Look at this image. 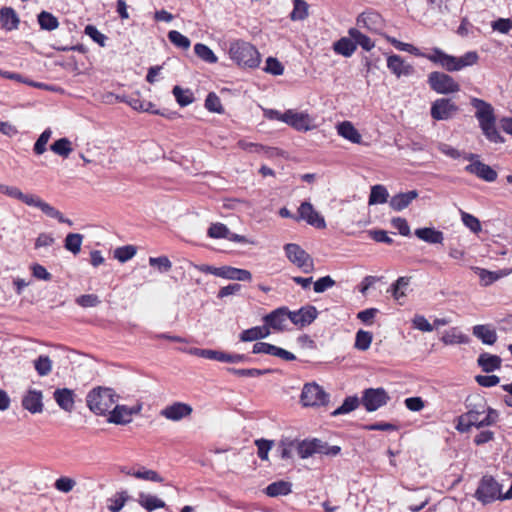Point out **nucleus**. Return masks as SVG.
I'll list each match as a JSON object with an SVG mask.
<instances>
[{
  "label": "nucleus",
  "instance_id": "obj_16",
  "mask_svg": "<svg viewBox=\"0 0 512 512\" xmlns=\"http://www.w3.org/2000/svg\"><path fill=\"white\" fill-rule=\"evenodd\" d=\"M140 406L129 408L125 405H115L109 412L108 422L125 425L132 421V416L139 413Z\"/></svg>",
  "mask_w": 512,
  "mask_h": 512
},
{
  "label": "nucleus",
  "instance_id": "obj_23",
  "mask_svg": "<svg viewBox=\"0 0 512 512\" xmlns=\"http://www.w3.org/2000/svg\"><path fill=\"white\" fill-rule=\"evenodd\" d=\"M42 392L29 389L22 398V406L30 413H41L43 411Z\"/></svg>",
  "mask_w": 512,
  "mask_h": 512
},
{
  "label": "nucleus",
  "instance_id": "obj_49",
  "mask_svg": "<svg viewBox=\"0 0 512 512\" xmlns=\"http://www.w3.org/2000/svg\"><path fill=\"white\" fill-rule=\"evenodd\" d=\"M194 52L200 59L207 63L213 64L217 62V57L214 52L208 46L202 43L195 44Z\"/></svg>",
  "mask_w": 512,
  "mask_h": 512
},
{
  "label": "nucleus",
  "instance_id": "obj_6",
  "mask_svg": "<svg viewBox=\"0 0 512 512\" xmlns=\"http://www.w3.org/2000/svg\"><path fill=\"white\" fill-rule=\"evenodd\" d=\"M284 251L289 261L304 273H311L314 271L315 266L313 258L298 244L288 243L284 246Z\"/></svg>",
  "mask_w": 512,
  "mask_h": 512
},
{
  "label": "nucleus",
  "instance_id": "obj_10",
  "mask_svg": "<svg viewBox=\"0 0 512 512\" xmlns=\"http://www.w3.org/2000/svg\"><path fill=\"white\" fill-rule=\"evenodd\" d=\"M328 394L316 383L305 384L301 392V402L304 406H320L328 402Z\"/></svg>",
  "mask_w": 512,
  "mask_h": 512
},
{
  "label": "nucleus",
  "instance_id": "obj_64",
  "mask_svg": "<svg viewBox=\"0 0 512 512\" xmlns=\"http://www.w3.org/2000/svg\"><path fill=\"white\" fill-rule=\"evenodd\" d=\"M460 213L462 222L467 228L474 233H478L481 230L480 221L475 216L464 211H460Z\"/></svg>",
  "mask_w": 512,
  "mask_h": 512
},
{
  "label": "nucleus",
  "instance_id": "obj_62",
  "mask_svg": "<svg viewBox=\"0 0 512 512\" xmlns=\"http://www.w3.org/2000/svg\"><path fill=\"white\" fill-rule=\"evenodd\" d=\"M136 254V248L132 245L119 247L114 252V257L120 262L130 260Z\"/></svg>",
  "mask_w": 512,
  "mask_h": 512
},
{
  "label": "nucleus",
  "instance_id": "obj_21",
  "mask_svg": "<svg viewBox=\"0 0 512 512\" xmlns=\"http://www.w3.org/2000/svg\"><path fill=\"white\" fill-rule=\"evenodd\" d=\"M465 171L477 176L478 178L486 181L493 182L497 179V172L489 165L475 160L465 167Z\"/></svg>",
  "mask_w": 512,
  "mask_h": 512
},
{
  "label": "nucleus",
  "instance_id": "obj_19",
  "mask_svg": "<svg viewBox=\"0 0 512 512\" xmlns=\"http://www.w3.org/2000/svg\"><path fill=\"white\" fill-rule=\"evenodd\" d=\"M252 352L254 354H268L276 356L286 361H293L296 359L293 353L266 342H256L253 345Z\"/></svg>",
  "mask_w": 512,
  "mask_h": 512
},
{
  "label": "nucleus",
  "instance_id": "obj_31",
  "mask_svg": "<svg viewBox=\"0 0 512 512\" xmlns=\"http://www.w3.org/2000/svg\"><path fill=\"white\" fill-rule=\"evenodd\" d=\"M270 330L265 325L263 326H255L246 330H243L240 335L239 339L242 342H250V341H257L263 338H266L270 335Z\"/></svg>",
  "mask_w": 512,
  "mask_h": 512
},
{
  "label": "nucleus",
  "instance_id": "obj_3",
  "mask_svg": "<svg viewBox=\"0 0 512 512\" xmlns=\"http://www.w3.org/2000/svg\"><path fill=\"white\" fill-rule=\"evenodd\" d=\"M119 396L112 388L95 387L86 396V403L91 412L96 415L109 413Z\"/></svg>",
  "mask_w": 512,
  "mask_h": 512
},
{
  "label": "nucleus",
  "instance_id": "obj_1",
  "mask_svg": "<svg viewBox=\"0 0 512 512\" xmlns=\"http://www.w3.org/2000/svg\"><path fill=\"white\" fill-rule=\"evenodd\" d=\"M389 42L398 50L405 51L417 57H423L449 72L459 71L465 67L472 66L478 62L479 56L476 51H469L460 57L449 55L440 48L434 47L429 53L421 52L412 44L401 42L395 38H389Z\"/></svg>",
  "mask_w": 512,
  "mask_h": 512
},
{
  "label": "nucleus",
  "instance_id": "obj_7",
  "mask_svg": "<svg viewBox=\"0 0 512 512\" xmlns=\"http://www.w3.org/2000/svg\"><path fill=\"white\" fill-rule=\"evenodd\" d=\"M427 82L430 88L438 94H452L460 91L459 83L444 72H431L428 75Z\"/></svg>",
  "mask_w": 512,
  "mask_h": 512
},
{
  "label": "nucleus",
  "instance_id": "obj_22",
  "mask_svg": "<svg viewBox=\"0 0 512 512\" xmlns=\"http://www.w3.org/2000/svg\"><path fill=\"white\" fill-rule=\"evenodd\" d=\"M387 67L397 77L410 76L415 71L411 64L396 54L390 55L387 58Z\"/></svg>",
  "mask_w": 512,
  "mask_h": 512
},
{
  "label": "nucleus",
  "instance_id": "obj_54",
  "mask_svg": "<svg viewBox=\"0 0 512 512\" xmlns=\"http://www.w3.org/2000/svg\"><path fill=\"white\" fill-rule=\"evenodd\" d=\"M167 36L169 41L180 49L187 50L191 45L190 40L176 30L169 31Z\"/></svg>",
  "mask_w": 512,
  "mask_h": 512
},
{
  "label": "nucleus",
  "instance_id": "obj_37",
  "mask_svg": "<svg viewBox=\"0 0 512 512\" xmlns=\"http://www.w3.org/2000/svg\"><path fill=\"white\" fill-rule=\"evenodd\" d=\"M355 50L356 44L351 37H343L334 43V51L342 56L349 57Z\"/></svg>",
  "mask_w": 512,
  "mask_h": 512
},
{
  "label": "nucleus",
  "instance_id": "obj_38",
  "mask_svg": "<svg viewBox=\"0 0 512 512\" xmlns=\"http://www.w3.org/2000/svg\"><path fill=\"white\" fill-rule=\"evenodd\" d=\"M389 197L388 190L383 185H374L371 187L368 203L369 205L383 204L387 202Z\"/></svg>",
  "mask_w": 512,
  "mask_h": 512
},
{
  "label": "nucleus",
  "instance_id": "obj_8",
  "mask_svg": "<svg viewBox=\"0 0 512 512\" xmlns=\"http://www.w3.org/2000/svg\"><path fill=\"white\" fill-rule=\"evenodd\" d=\"M475 497L483 504H487L501 498L498 482L491 476H484L475 492Z\"/></svg>",
  "mask_w": 512,
  "mask_h": 512
},
{
  "label": "nucleus",
  "instance_id": "obj_63",
  "mask_svg": "<svg viewBox=\"0 0 512 512\" xmlns=\"http://www.w3.org/2000/svg\"><path fill=\"white\" fill-rule=\"evenodd\" d=\"M149 264L157 268L161 273L168 272L172 267L171 261L166 256L150 257Z\"/></svg>",
  "mask_w": 512,
  "mask_h": 512
},
{
  "label": "nucleus",
  "instance_id": "obj_40",
  "mask_svg": "<svg viewBox=\"0 0 512 512\" xmlns=\"http://www.w3.org/2000/svg\"><path fill=\"white\" fill-rule=\"evenodd\" d=\"M227 372L234 374L239 377H260L262 375H266L274 372L273 369H257V368H249V369H237L229 367L227 368Z\"/></svg>",
  "mask_w": 512,
  "mask_h": 512
},
{
  "label": "nucleus",
  "instance_id": "obj_4",
  "mask_svg": "<svg viewBox=\"0 0 512 512\" xmlns=\"http://www.w3.org/2000/svg\"><path fill=\"white\" fill-rule=\"evenodd\" d=\"M230 58L241 67L256 68L260 64V54L250 43L236 40L229 47Z\"/></svg>",
  "mask_w": 512,
  "mask_h": 512
},
{
  "label": "nucleus",
  "instance_id": "obj_5",
  "mask_svg": "<svg viewBox=\"0 0 512 512\" xmlns=\"http://www.w3.org/2000/svg\"><path fill=\"white\" fill-rule=\"evenodd\" d=\"M339 446H329L317 438L296 441V451L300 458L306 459L315 454H323L328 456H336L340 453Z\"/></svg>",
  "mask_w": 512,
  "mask_h": 512
},
{
  "label": "nucleus",
  "instance_id": "obj_12",
  "mask_svg": "<svg viewBox=\"0 0 512 512\" xmlns=\"http://www.w3.org/2000/svg\"><path fill=\"white\" fill-rule=\"evenodd\" d=\"M459 111V107L450 98L435 100L430 109L431 117L437 121L449 120Z\"/></svg>",
  "mask_w": 512,
  "mask_h": 512
},
{
  "label": "nucleus",
  "instance_id": "obj_33",
  "mask_svg": "<svg viewBox=\"0 0 512 512\" xmlns=\"http://www.w3.org/2000/svg\"><path fill=\"white\" fill-rule=\"evenodd\" d=\"M218 277L238 281H250L252 279V275L248 270L228 266L221 267Z\"/></svg>",
  "mask_w": 512,
  "mask_h": 512
},
{
  "label": "nucleus",
  "instance_id": "obj_2",
  "mask_svg": "<svg viewBox=\"0 0 512 512\" xmlns=\"http://www.w3.org/2000/svg\"><path fill=\"white\" fill-rule=\"evenodd\" d=\"M0 193L7 195L11 198L18 199L28 206L39 208L44 214L51 218L57 219L60 223H66L72 226V221L65 218L63 214L49 203L43 201L40 197L34 194H24L15 186L0 184Z\"/></svg>",
  "mask_w": 512,
  "mask_h": 512
},
{
  "label": "nucleus",
  "instance_id": "obj_11",
  "mask_svg": "<svg viewBox=\"0 0 512 512\" xmlns=\"http://www.w3.org/2000/svg\"><path fill=\"white\" fill-rule=\"evenodd\" d=\"M193 354L210 360H215L219 362H225V363H241L246 362L249 360V357L244 354H237V353H227L220 350H213V349H199L196 348L193 351Z\"/></svg>",
  "mask_w": 512,
  "mask_h": 512
},
{
  "label": "nucleus",
  "instance_id": "obj_55",
  "mask_svg": "<svg viewBox=\"0 0 512 512\" xmlns=\"http://www.w3.org/2000/svg\"><path fill=\"white\" fill-rule=\"evenodd\" d=\"M205 108L214 113L221 114L224 112V108L221 104L220 98L214 93L210 92L205 99Z\"/></svg>",
  "mask_w": 512,
  "mask_h": 512
},
{
  "label": "nucleus",
  "instance_id": "obj_32",
  "mask_svg": "<svg viewBox=\"0 0 512 512\" xmlns=\"http://www.w3.org/2000/svg\"><path fill=\"white\" fill-rule=\"evenodd\" d=\"M0 23L2 28L11 31L18 27L19 18L11 7H3L0 10Z\"/></svg>",
  "mask_w": 512,
  "mask_h": 512
},
{
  "label": "nucleus",
  "instance_id": "obj_20",
  "mask_svg": "<svg viewBox=\"0 0 512 512\" xmlns=\"http://www.w3.org/2000/svg\"><path fill=\"white\" fill-rule=\"evenodd\" d=\"M192 407L183 402H174L161 410L160 414L168 420L180 421L183 418L189 417L192 413Z\"/></svg>",
  "mask_w": 512,
  "mask_h": 512
},
{
  "label": "nucleus",
  "instance_id": "obj_41",
  "mask_svg": "<svg viewBox=\"0 0 512 512\" xmlns=\"http://www.w3.org/2000/svg\"><path fill=\"white\" fill-rule=\"evenodd\" d=\"M348 33L355 42L356 46L360 45L366 51H369L374 47V42L368 36L361 33L358 29L350 28Z\"/></svg>",
  "mask_w": 512,
  "mask_h": 512
},
{
  "label": "nucleus",
  "instance_id": "obj_61",
  "mask_svg": "<svg viewBox=\"0 0 512 512\" xmlns=\"http://www.w3.org/2000/svg\"><path fill=\"white\" fill-rule=\"evenodd\" d=\"M296 450V440H282L278 446V452L282 459H291L293 450Z\"/></svg>",
  "mask_w": 512,
  "mask_h": 512
},
{
  "label": "nucleus",
  "instance_id": "obj_34",
  "mask_svg": "<svg viewBox=\"0 0 512 512\" xmlns=\"http://www.w3.org/2000/svg\"><path fill=\"white\" fill-rule=\"evenodd\" d=\"M473 335L487 345H493L497 341V333L489 325L474 326Z\"/></svg>",
  "mask_w": 512,
  "mask_h": 512
},
{
  "label": "nucleus",
  "instance_id": "obj_29",
  "mask_svg": "<svg viewBox=\"0 0 512 512\" xmlns=\"http://www.w3.org/2000/svg\"><path fill=\"white\" fill-rule=\"evenodd\" d=\"M137 502L142 508H144L148 512L164 508L166 506L163 500H161L155 495L148 494L145 492H140L138 494Z\"/></svg>",
  "mask_w": 512,
  "mask_h": 512
},
{
  "label": "nucleus",
  "instance_id": "obj_48",
  "mask_svg": "<svg viewBox=\"0 0 512 512\" xmlns=\"http://www.w3.org/2000/svg\"><path fill=\"white\" fill-rule=\"evenodd\" d=\"M37 18L38 23L43 30L52 31L55 30L59 25L57 18L46 11H42Z\"/></svg>",
  "mask_w": 512,
  "mask_h": 512
},
{
  "label": "nucleus",
  "instance_id": "obj_51",
  "mask_svg": "<svg viewBox=\"0 0 512 512\" xmlns=\"http://www.w3.org/2000/svg\"><path fill=\"white\" fill-rule=\"evenodd\" d=\"M127 474L132 475L138 479H143V480L152 481V482H163V478L155 470L142 468L141 470H138L136 472L128 471Z\"/></svg>",
  "mask_w": 512,
  "mask_h": 512
},
{
  "label": "nucleus",
  "instance_id": "obj_53",
  "mask_svg": "<svg viewBox=\"0 0 512 512\" xmlns=\"http://www.w3.org/2000/svg\"><path fill=\"white\" fill-rule=\"evenodd\" d=\"M76 484L75 479L68 476H61L55 480L54 488L59 492L67 494L74 489Z\"/></svg>",
  "mask_w": 512,
  "mask_h": 512
},
{
  "label": "nucleus",
  "instance_id": "obj_57",
  "mask_svg": "<svg viewBox=\"0 0 512 512\" xmlns=\"http://www.w3.org/2000/svg\"><path fill=\"white\" fill-rule=\"evenodd\" d=\"M228 227L223 223H212L207 230V235L214 239H226L228 236Z\"/></svg>",
  "mask_w": 512,
  "mask_h": 512
},
{
  "label": "nucleus",
  "instance_id": "obj_36",
  "mask_svg": "<svg viewBox=\"0 0 512 512\" xmlns=\"http://www.w3.org/2000/svg\"><path fill=\"white\" fill-rule=\"evenodd\" d=\"M238 147L248 151L250 153L265 154L269 157L276 155L277 149L271 147H265L261 144L248 142L246 140H239L237 143Z\"/></svg>",
  "mask_w": 512,
  "mask_h": 512
},
{
  "label": "nucleus",
  "instance_id": "obj_45",
  "mask_svg": "<svg viewBox=\"0 0 512 512\" xmlns=\"http://www.w3.org/2000/svg\"><path fill=\"white\" fill-rule=\"evenodd\" d=\"M83 241V235L79 233H69L64 241V247L68 251L77 255L81 250V244Z\"/></svg>",
  "mask_w": 512,
  "mask_h": 512
},
{
  "label": "nucleus",
  "instance_id": "obj_24",
  "mask_svg": "<svg viewBox=\"0 0 512 512\" xmlns=\"http://www.w3.org/2000/svg\"><path fill=\"white\" fill-rule=\"evenodd\" d=\"M57 405L66 412H72L75 403V393L72 389L58 388L53 392Z\"/></svg>",
  "mask_w": 512,
  "mask_h": 512
},
{
  "label": "nucleus",
  "instance_id": "obj_15",
  "mask_svg": "<svg viewBox=\"0 0 512 512\" xmlns=\"http://www.w3.org/2000/svg\"><path fill=\"white\" fill-rule=\"evenodd\" d=\"M471 105L476 109L475 117L480 126L496 123L494 109L491 104L479 98H472Z\"/></svg>",
  "mask_w": 512,
  "mask_h": 512
},
{
  "label": "nucleus",
  "instance_id": "obj_42",
  "mask_svg": "<svg viewBox=\"0 0 512 512\" xmlns=\"http://www.w3.org/2000/svg\"><path fill=\"white\" fill-rule=\"evenodd\" d=\"M128 104L134 110H137V111L148 112V113L156 114V115H164L158 109H156L155 105L150 101H142L139 98H131L128 101Z\"/></svg>",
  "mask_w": 512,
  "mask_h": 512
},
{
  "label": "nucleus",
  "instance_id": "obj_47",
  "mask_svg": "<svg viewBox=\"0 0 512 512\" xmlns=\"http://www.w3.org/2000/svg\"><path fill=\"white\" fill-rule=\"evenodd\" d=\"M129 496L126 491L117 492L111 498L108 499V509L111 512H119L128 501Z\"/></svg>",
  "mask_w": 512,
  "mask_h": 512
},
{
  "label": "nucleus",
  "instance_id": "obj_17",
  "mask_svg": "<svg viewBox=\"0 0 512 512\" xmlns=\"http://www.w3.org/2000/svg\"><path fill=\"white\" fill-rule=\"evenodd\" d=\"M290 321L300 328L310 325L318 315L317 309L312 305H306L299 310L290 311Z\"/></svg>",
  "mask_w": 512,
  "mask_h": 512
},
{
  "label": "nucleus",
  "instance_id": "obj_56",
  "mask_svg": "<svg viewBox=\"0 0 512 512\" xmlns=\"http://www.w3.org/2000/svg\"><path fill=\"white\" fill-rule=\"evenodd\" d=\"M410 278L409 277H399L395 283L391 286V292L393 297L396 300H399L401 297L405 296V289L409 285Z\"/></svg>",
  "mask_w": 512,
  "mask_h": 512
},
{
  "label": "nucleus",
  "instance_id": "obj_28",
  "mask_svg": "<svg viewBox=\"0 0 512 512\" xmlns=\"http://www.w3.org/2000/svg\"><path fill=\"white\" fill-rule=\"evenodd\" d=\"M471 269L479 276L483 286H489L495 281L508 275V272L505 270L489 271L480 267H472Z\"/></svg>",
  "mask_w": 512,
  "mask_h": 512
},
{
  "label": "nucleus",
  "instance_id": "obj_44",
  "mask_svg": "<svg viewBox=\"0 0 512 512\" xmlns=\"http://www.w3.org/2000/svg\"><path fill=\"white\" fill-rule=\"evenodd\" d=\"M360 404V400L357 396H349L346 397L340 407L335 409L331 415L338 416L342 414H347L354 411Z\"/></svg>",
  "mask_w": 512,
  "mask_h": 512
},
{
  "label": "nucleus",
  "instance_id": "obj_43",
  "mask_svg": "<svg viewBox=\"0 0 512 512\" xmlns=\"http://www.w3.org/2000/svg\"><path fill=\"white\" fill-rule=\"evenodd\" d=\"M50 149L55 154L67 158L72 152L71 141L68 138H60L56 140L51 146Z\"/></svg>",
  "mask_w": 512,
  "mask_h": 512
},
{
  "label": "nucleus",
  "instance_id": "obj_30",
  "mask_svg": "<svg viewBox=\"0 0 512 512\" xmlns=\"http://www.w3.org/2000/svg\"><path fill=\"white\" fill-rule=\"evenodd\" d=\"M418 196L417 191L411 190L406 193H399L394 195L389 204L395 211H401L409 206V204Z\"/></svg>",
  "mask_w": 512,
  "mask_h": 512
},
{
  "label": "nucleus",
  "instance_id": "obj_52",
  "mask_svg": "<svg viewBox=\"0 0 512 512\" xmlns=\"http://www.w3.org/2000/svg\"><path fill=\"white\" fill-rule=\"evenodd\" d=\"M441 340L446 345H453L458 343H466L467 337L458 332L456 328H452L443 334Z\"/></svg>",
  "mask_w": 512,
  "mask_h": 512
},
{
  "label": "nucleus",
  "instance_id": "obj_9",
  "mask_svg": "<svg viewBox=\"0 0 512 512\" xmlns=\"http://www.w3.org/2000/svg\"><path fill=\"white\" fill-rule=\"evenodd\" d=\"M283 122L297 131L306 132L316 127L314 118L307 112H298L293 109L285 111Z\"/></svg>",
  "mask_w": 512,
  "mask_h": 512
},
{
  "label": "nucleus",
  "instance_id": "obj_13",
  "mask_svg": "<svg viewBox=\"0 0 512 512\" xmlns=\"http://www.w3.org/2000/svg\"><path fill=\"white\" fill-rule=\"evenodd\" d=\"M389 399V395L383 388H369L363 391L361 403L368 412H372L386 405Z\"/></svg>",
  "mask_w": 512,
  "mask_h": 512
},
{
  "label": "nucleus",
  "instance_id": "obj_35",
  "mask_svg": "<svg viewBox=\"0 0 512 512\" xmlns=\"http://www.w3.org/2000/svg\"><path fill=\"white\" fill-rule=\"evenodd\" d=\"M291 492L292 484L284 480L273 482L265 488V493L269 497L285 496Z\"/></svg>",
  "mask_w": 512,
  "mask_h": 512
},
{
  "label": "nucleus",
  "instance_id": "obj_18",
  "mask_svg": "<svg viewBox=\"0 0 512 512\" xmlns=\"http://www.w3.org/2000/svg\"><path fill=\"white\" fill-rule=\"evenodd\" d=\"M299 218L305 220L309 225H312L318 229H324L326 227L325 220L315 209L310 202L301 203L298 208Z\"/></svg>",
  "mask_w": 512,
  "mask_h": 512
},
{
  "label": "nucleus",
  "instance_id": "obj_58",
  "mask_svg": "<svg viewBox=\"0 0 512 512\" xmlns=\"http://www.w3.org/2000/svg\"><path fill=\"white\" fill-rule=\"evenodd\" d=\"M372 342V334L368 331L359 330L355 337V348L361 351L367 350Z\"/></svg>",
  "mask_w": 512,
  "mask_h": 512
},
{
  "label": "nucleus",
  "instance_id": "obj_60",
  "mask_svg": "<svg viewBox=\"0 0 512 512\" xmlns=\"http://www.w3.org/2000/svg\"><path fill=\"white\" fill-rule=\"evenodd\" d=\"M480 128L482 129L483 134L491 142H494V143H503L504 142V138L498 132L495 123L482 125V126H480Z\"/></svg>",
  "mask_w": 512,
  "mask_h": 512
},
{
  "label": "nucleus",
  "instance_id": "obj_46",
  "mask_svg": "<svg viewBox=\"0 0 512 512\" xmlns=\"http://www.w3.org/2000/svg\"><path fill=\"white\" fill-rule=\"evenodd\" d=\"M308 17V4L304 0H293V10L290 18L293 21L304 20Z\"/></svg>",
  "mask_w": 512,
  "mask_h": 512
},
{
  "label": "nucleus",
  "instance_id": "obj_27",
  "mask_svg": "<svg viewBox=\"0 0 512 512\" xmlns=\"http://www.w3.org/2000/svg\"><path fill=\"white\" fill-rule=\"evenodd\" d=\"M414 234L420 240L429 244H441L444 240L443 233L435 228H418L415 230Z\"/></svg>",
  "mask_w": 512,
  "mask_h": 512
},
{
  "label": "nucleus",
  "instance_id": "obj_50",
  "mask_svg": "<svg viewBox=\"0 0 512 512\" xmlns=\"http://www.w3.org/2000/svg\"><path fill=\"white\" fill-rule=\"evenodd\" d=\"M34 368L39 376H46L52 370V361L46 355H40L34 360Z\"/></svg>",
  "mask_w": 512,
  "mask_h": 512
},
{
  "label": "nucleus",
  "instance_id": "obj_25",
  "mask_svg": "<svg viewBox=\"0 0 512 512\" xmlns=\"http://www.w3.org/2000/svg\"><path fill=\"white\" fill-rule=\"evenodd\" d=\"M478 366L485 373H491L501 368L502 359L498 355L483 352L478 356Z\"/></svg>",
  "mask_w": 512,
  "mask_h": 512
},
{
  "label": "nucleus",
  "instance_id": "obj_39",
  "mask_svg": "<svg viewBox=\"0 0 512 512\" xmlns=\"http://www.w3.org/2000/svg\"><path fill=\"white\" fill-rule=\"evenodd\" d=\"M172 93L181 107H185L194 102V94L190 89H183L180 86H174Z\"/></svg>",
  "mask_w": 512,
  "mask_h": 512
},
{
  "label": "nucleus",
  "instance_id": "obj_14",
  "mask_svg": "<svg viewBox=\"0 0 512 512\" xmlns=\"http://www.w3.org/2000/svg\"><path fill=\"white\" fill-rule=\"evenodd\" d=\"M290 310L285 307H279L269 314L263 317V322L268 329H273L275 331H283L286 329L287 319L290 320Z\"/></svg>",
  "mask_w": 512,
  "mask_h": 512
},
{
  "label": "nucleus",
  "instance_id": "obj_26",
  "mask_svg": "<svg viewBox=\"0 0 512 512\" xmlns=\"http://www.w3.org/2000/svg\"><path fill=\"white\" fill-rule=\"evenodd\" d=\"M336 128L341 137L355 144L361 143L362 136L351 122L343 121Z\"/></svg>",
  "mask_w": 512,
  "mask_h": 512
},
{
  "label": "nucleus",
  "instance_id": "obj_59",
  "mask_svg": "<svg viewBox=\"0 0 512 512\" xmlns=\"http://www.w3.org/2000/svg\"><path fill=\"white\" fill-rule=\"evenodd\" d=\"M52 135V131L47 128L45 129L39 136V138L36 140L33 151L37 155H41L46 151V145L48 141L50 140Z\"/></svg>",
  "mask_w": 512,
  "mask_h": 512
}]
</instances>
